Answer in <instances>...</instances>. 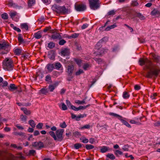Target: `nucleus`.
I'll use <instances>...</instances> for the list:
<instances>
[{
    "mask_svg": "<svg viewBox=\"0 0 160 160\" xmlns=\"http://www.w3.org/2000/svg\"><path fill=\"white\" fill-rule=\"evenodd\" d=\"M139 64L141 66L144 65H145V67L144 68V70H149L148 71L146 75V77L148 78H151L153 75L157 76L158 74L159 70L156 68L150 61L148 60L147 58L145 59L143 58H140L139 60Z\"/></svg>",
    "mask_w": 160,
    "mask_h": 160,
    "instance_id": "f257e3e1",
    "label": "nucleus"
},
{
    "mask_svg": "<svg viewBox=\"0 0 160 160\" xmlns=\"http://www.w3.org/2000/svg\"><path fill=\"white\" fill-rule=\"evenodd\" d=\"M3 68L5 69L10 71L13 69L12 61L10 58H6L3 62Z\"/></svg>",
    "mask_w": 160,
    "mask_h": 160,
    "instance_id": "f03ea898",
    "label": "nucleus"
},
{
    "mask_svg": "<svg viewBox=\"0 0 160 160\" xmlns=\"http://www.w3.org/2000/svg\"><path fill=\"white\" fill-rule=\"evenodd\" d=\"M10 47L9 45L5 42L0 43V50L2 51L1 53L2 54H6L9 51Z\"/></svg>",
    "mask_w": 160,
    "mask_h": 160,
    "instance_id": "7ed1b4c3",
    "label": "nucleus"
},
{
    "mask_svg": "<svg viewBox=\"0 0 160 160\" xmlns=\"http://www.w3.org/2000/svg\"><path fill=\"white\" fill-rule=\"evenodd\" d=\"M89 1L90 6L92 9L95 10L99 8V0H89Z\"/></svg>",
    "mask_w": 160,
    "mask_h": 160,
    "instance_id": "20e7f679",
    "label": "nucleus"
},
{
    "mask_svg": "<svg viewBox=\"0 0 160 160\" xmlns=\"http://www.w3.org/2000/svg\"><path fill=\"white\" fill-rule=\"evenodd\" d=\"M52 8L53 9H56V11L57 12H62L64 14L68 13L67 9L64 6L61 7L55 5L53 6Z\"/></svg>",
    "mask_w": 160,
    "mask_h": 160,
    "instance_id": "39448f33",
    "label": "nucleus"
},
{
    "mask_svg": "<svg viewBox=\"0 0 160 160\" xmlns=\"http://www.w3.org/2000/svg\"><path fill=\"white\" fill-rule=\"evenodd\" d=\"M64 132L63 129H59L57 130L56 132V135L57 139L58 141H61L63 138L62 135Z\"/></svg>",
    "mask_w": 160,
    "mask_h": 160,
    "instance_id": "423d86ee",
    "label": "nucleus"
},
{
    "mask_svg": "<svg viewBox=\"0 0 160 160\" xmlns=\"http://www.w3.org/2000/svg\"><path fill=\"white\" fill-rule=\"evenodd\" d=\"M32 145L35 149H40L44 146L43 143L41 142H34L32 143Z\"/></svg>",
    "mask_w": 160,
    "mask_h": 160,
    "instance_id": "0eeeda50",
    "label": "nucleus"
},
{
    "mask_svg": "<svg viewBox=\"0 0 160 160\" xmlns=\"http://www.w3.org/2000/svg\"><path fill=\"white\" fill-rule=\"evenodd\" d=\"M75 8L76 10L78 11H82L86 9V5L84 4H76Z\"/></svg>",
    "mask_w": 160,
    "mask_h": 160,
    "instance_id": "6e6552de",
    "label": "nucleus"
},
{
    "mask_svg": "<svg viewBox=\"0 0 160 160\" xmlns=\"http://www.w3.org/2000/svg\"><path fill=\"white\" fill-rule=\"evenodd\" d=\"M74 66L72 64L68 65L67 68V72L68 74L71 75L74 71Z\"/></svg>",
    "mask_w": 160,
    "mask_h": 160,
    "instance_id": "1a4fd4ad",
    "label": "nucleus"
},
{
    "mask_svg": "<svg viewBox=\"0 0 160 160\" xmlns=\"http://www.w3.org/2000/svg\"><path fill=\"white\" fill-rule=\"evenodd\" d=\"M46 68L48 70V72H51L54 68V65L53 64H48L46 67Z\"/></svg>",
    "mask_w": 160,
    "mask_h": 160,
    "instance_id": "9d476101",
    "label": "nucleus"
},
{
    "mask_svg": "<svg viewBox=\"0 0 160 160\" xmlns=\"http://www.w3.org/2000/svg\"><path fill=\"white\" fill-rule=\"evenodd\" d=\"M150 55L153 58L155 61L156 62H159L160 60V57L158 55L153 53H151Z\"/></svg>",
    "mask_w": 160,
    "mask_h": 160,
    "instance_id": "9b49d317",
    "label": "nucleus"
},
{
    "mask_svg": "<svg viewBox=\"0 0 160 160\" xmlns=\"http://www.w3.org/2000/svg\"><path fill=\"white\" fill-rule=\"evenodd\" d=\"M151 14L152 15L155 16L156 17L160 16V12L157 9H154L151 12Z\"/></svg>",
    "mask_w": 160,
    "mask_h": 160,
    "instance_id": "f8f14e48",
    "label": "nucleus"
},
{
    "mask_svg": "<svg viewBox=\"0 0 160 160\" xmlns=\"http://www.w3.org/2000/svg\"><path fill=\"white\" fill-rule=\"evenodd\" d=\"M69 50L66 48L62 50L61 53L62 56H65L68 55L69 54Z\"/></svg>",
    "mask_w": 160,
    "mask_h": 160,
    "instance_id": "ddd939ff",
    "label": "nucleus"
},
{
    "mask_svg": "<svg viewBox=\"0 0 160 160\" xmlns=\"http://www.w3.org/2000/svg\"><path fill=\"white\" fill-rule=\"evenodd\" d=\"M51 38L53 39H55L60 38H61V36L59 33L54 32L52 35Z\"/></svg>",
    "mask_w": 160,
    "mask_h": 160,
    "instance_id": "4468645a",
    "label": "nucleus"
},
{
    "mask_svg": "<svg viewBox=\"0 0 160 160\" xmlns=\"http://www.w3.org/2000/svg\"><path fill=\"white\" fill-rule=\"evenodd\" d=\"M21 109L22 111L24 113L27 115H29L31 114V111L27 109L26 108H21Z\"/></svg>",
    "mask_w": 160,
    "mask_h": 160,
    "instance_id": "2eb2a0df",
    "label": "nucleus"
},
{
    "mask_svg": "<svg viewBox=\"0 0 160 160\" xmlns=\"http://www.w3.org/2000/svg\"><path fill=\"white\" fill-rule=\"evenodd\" d=\"M58 85V84H54L53 85H50L48 88V92H52L54 89L55 87Z\"/></svg>",
    "mask_w": 160,
    "mask_h": 160,
    "instance_id": "dca6fc26",
    "label": "nucleus"
},
{
    "mask_svg": "<svg viewBox=\"0 0 160 160\" xmlns=\"http://www.w3.org/2000/svg\"><path fill=\"white\" fill-rule=\"evenodd\" d=\"M8 89L11 91L16 90L18 88L14 84H11L8 87Z\"/></svg>",
    "mask_w": 160,
    "mask_h": 160,
    "instance_id": "f3484780",
    "label": "nucleus"
},
{
    "mask_svg": "<svg viewBox=\"0 0 160 160\" xmlns=\"http://www.w3.org/2000/svg\"><path fill=\"white\" fill-rule=\"evenodd\" d=\"M119 120L122 122L123 124L126 125L127 127L129 128H131V126L126 121L123 119L122 117V118H121V119H120Z\"/></svg>",
    "mask_w": 160,
    "mask_h": 160,
    "instance_id": "a211bd4d",
    "label": "nucleus"
},
{
    "mask_svg": "<svg viewBox=\"0 0 160 160\" xmlns=\"http://www.w3.org/2000/svg\"><path fill=\"white\" fill-rule=\"evenodd\" d=\"M109 150V148L108 147L103 146L100 149V151L102 153L105 152Z\"/></svg>",
    "mask_w": 160,
    "mask_h": 160,
    "instance_id": "6ab92c4d",
    "label": "nucleus"
},
{
    "mask_svg": "<svg viewBox=\"0 0 160 160\" xmlns=\"http://www.w3.org/2000/svg\"><path fill=\"white\" fill-rule=\"evenodd\" d=\"M117 27V25H116V24H113L112 25L109 26H108L106 28L105 30L106 31H109L110 29H113V28H115V27Z\"/></svg>",
    "mask_w": 160,
    "mask_h": 160,
    "instance_id": "aec40b11",
    "label": "nucleus"
},
{
    "mask_svg": "<svg viewBox=\"0 0 160 160\" xmlns=\"http://www.w3.org/2000/svg\"><path fill=\"white\" fill-rule=\"evenodd\" d=\"M49 134L55 140H56L57 139L56 135V133L52 131H50L48 132Z\"/></svg>",
    "mask_w": 160,
    "mask_h": 160,
    "instance_id": "412c9836",
    "label": "nucleus"
},
{
    "mask_svg": "<svg viewBox=\"0 0 160 160\" xmlns=\"http://www.w3.org/2000/svg\"><path fill=\"white\" fill-rule=\"evenodd\" d=\"M87 98L86 97L82 101H81L79 100H76L75 101V103L78 104H83L84 103H86L85 101Z\"/></svg>",
    "mask_w": 160,
    "mask_h": 160,
    "instance_id": "4be33fe9",
    "label": "nucleus"
},
{
    "mask_svg": "<svg viewBox=\"0 0 160 160\" xmlns=\"http://www.w3.org/2000/svg\"><path fill=\"white\" fill-rule=\"evenodd\" d=\"M109 114L111 116H113L114 117H115L117 118L119 120L121 119V118H122V116H120L119 115L117 114L116 113H112V112H110L109 113Z\"/></svg>",
    "mask_w": 160,
    "mask_h": 160,
    "instance_id": "5701e85b",
    "label": "nucleus"
},
{
    "mask_svg": "<svg viewBox=\"0 0 160 160\" xmlns=\"http://www.w3.org/2000/svg\"><path fill=\"white\" fill-rule=\"evenodd\" d=\"M9 14L11 18L13 19L14 17L17 15V12L14 11H12L9 13Z\"/></svg>",
    "mask_w": 160,
    "mask_h": 160,
    "instance_id": "b1692460",
    "label": "nucleus"
},
{
    "mask_svg": "<svg viewBox=\"0 0 160 160\" xmlns=\"http://www.w3.org/2000/svg\"><path fill=\"white\" fill-rule=\"evenodd\" d=\"M8 83L6 81H3L0 84V86L3 88H5L8 85Z\"/></svg>",
    "mask_w": 160,
    "mask_h": 160,
    "instance_id": "393cba45",
    "label": "nucleus"
},
{
    "mask_svg": "<svg viewBox=\"0 0 160 160\" xmlns=\"http://www.w3.org/2000/svg\"><path fill=\"white\" fill-rule=\"evenodd\" d=\"M34 37L38 39L42 37V34L40 31L35 33L34 35Z\"/></svg>",
    "mask_w": 160,
    "mask_h": 160,
    "instance_id": "a878e982",
    "label": "nucleus"
},
{
    "mask_svg": "<svg viewBox=\"0 0 160 160\" xmlns=\"http://www.w3.org/2000/svg\"><path fill=\"white\" fill-rule=\"evenodd\" d=\"M20 119L21 121L23 122H26L27 120V117L22 114L21 115Z\"/></svg>",
    "mask_w": 160,
    "mask_h": 160,
    "instance_id": "bb28decb",
    "label": "nucleus"
},
{
    "mask_svg": "<svg viewBox=\"0 0 160 160\" xmlns=\"http://www.w3.org/2000/svg\"><path fill=\"white\" fill-rule=\"evenodd\" d=\"M86 116V115L85 114H80L76 116V120L77 121H79L80 118H83Z\"/></svg>",
    "mask_w": 160,
    "mask_h": 160,
    "instance_id": "cd10ccee",
    "label": "nucleus"
},
{
    "mask_svg": "<svg viewBox=\"0 0 160 160\" xmlns=\"http://www.w3.org/2000/svg\"><path fill=\"white\" fill-rule=\"evenodd\" d=\"M40 93L44 94H46L49 92L48 88H42L40 90Z\"/></svg>",
    "mask_w": 160,
    "mask_h": 160,
    "instance_id": "c85d7f7f",
    "label": "nucleus"
},
{
    "mask_svg": "<svg viewBox=\"0 0 160 160\" xmlns=\"http://www.w3.org/2000/svg\"><path fill=\"white\" fill-rule=\"evenodd\" d=\"M54 67H55V68L58 69L59 70L62 66V65L60 62H56L55 64H54Z\"/></svg>",
    "mask_w": 160,
    "mask_h": 160,
    "instance_id": "c756f323",
    "label": "nucleus"
},
{
    "mask_svg": "<svg viewBox=\"0 0 160 160\" xmlns=\"http://www.w3.org/2000/svg\"><path fill=\"white\" fill-rule=\"evenodd\" d=\"M14 52L16 54L19 55L21 53L22 50L20 49L16 48L14 50Z\"/></svg>",
    "mask_w": 160,
    "mask_h": 160,
    "instance_id": "7c9ffc66",
    "label": "nucleus"
},
{
    "mask_svg": "<svg viewBox=\"0 0 160 160\" xmlns=\"http://www.w3.org/2000/svg\"><path fill=\"white\" fill-rule=\"evenodd\" d=\"M28 123L32 128H34L35 127L36 124L33 120H30L28 122Z\"/></svg>",
    "mask_w": 160,
    "mask_h": 160,
    "instance_id": "2f4dec72",
    "label": "nucleus"
},
{
    "mask_svg": "<svg viewBox=\"0 0 160 160\" xmlns=\"http://www.w3.org/2000/svg\"><path fill=\"white\" fill-rule=\"evenodd\" d=\"M45 80L49 82H51L52 80L51 76L50 75H48L45 77Z\"/></svg>",
    "mask_w": 160,
    "mask_h": 160,
    "instance_id": "473e14b6",
    "label": "nucleus"
},
{
    "mask_svg": "<svg viewBox=\"0 0 160 160\" xmlns=\"http://www.w3.org/2000/svg\"><path fill=\"white\" fill-rule=\"evenodd\" d=\"M107 157L108 158H109L112 160L115 159V156L112 153H108L107 155Z\"/></svg>",
    "mask_w": 160,
    "mask_h": 160,
    "instance_id": "72a5a7b5",
    "label": "nucleus"
},
{
    "mask_svg": "<svg viewBox=\"0 0 160 160\" xmlns=\"http://www.w3.org/2000/svg\"><path fill=\"white\" fill-rule=\"evenodd\" d=\"M21 28L23 29H25L26 30L28 29V26L26 23H22L21 25Z\"/></svg>",
    "mask_w": 160,
    "mask_h": 160,
    "instance_id": "f704fd0d",
    "label": "nucleus"
},
{
    "mask_svg": "<svg viewBox=\"0 0 160 160\" xmlns=\"http://www.w3.org/2000/svg\"><path fill=\"white\" fill-rule=\"evenodd\" d=\"M78 36V34L76 33H74L70 36L68 37V38L71 39L72 38H77Z\"/></svg>",
    "mask_w": 160,
    "mask_h": 160,
    "instance_id": "c9c22d12",
    "label": "nucleus"
},
{
    "mask_svg": "<svg viewBox=\"0 0 160 160\" xmlns=\"http://www.w3.org/2000/svg\"><path fill=\"white\" fill-rule=\"evenodd\" d=\"M55 46V44L52 42H51L48 43V47L49 48L51 49L54 48Z\"/></svg>",
    "mask_w": 160,
    "mask_h": 160,
    "instance_id": "e433bc0d",
    "label": "nucleus"
},
{
    "mask_svg": "<svg viewBox=\"0 0 160 160\" xmlns=\"http://www.w3.org/2000/svg\"><path fill=\"white\" fill-rule=\"evenodd\" d=\"M1 17L2 19L5 20L7 19L8 18V15L6 13L2 14Z\"/></svg>",
    "mask_w": 160,
    "mask_h": 160,
    "instance_id": "4c0bfd02",
    "label": "nucleus"
},
{
    "mask_svg": "<svg viewBox=\"0 0 160 160\" xmlns=\"http://www.w3.org/2000/svg\"><path fill=\"white\" fill-rule=\"evenodd\" d=\"M130 122L132 124H136L138 125H140L141 124V123L139 122H137L133 120H131L130 121Z\"/></svg>",
    "mask_w": 160,
    "mask_h": 160,
    "instance_id": "58836bf2",
    "label": "nucleus"
},
{
    "mask_svg": "<svg viewBox=\"0 0 160 160\" xmlns=\"http://www.w3.org/2000/svg\"><path fill=\"white\" fill-rule=\"evenodd\" d=\"M131 4L133 6H137L139 5V3L137 0H134L132 1Z\"/></svg>",
    "mask_w": 160,
    "mask_h": 160,
    "instance_id": "ea45409f",
    "label": "nucleus"
},
{
    "mask_svg": "<svg viewBox=\"0 0 160 160\" xmlns=\"http://www.w3.org/2000/svg\"><path fill=\"white\" fill-rule=\"evenodd\" d=\"M129 95L128 94V93L126 92H123V97L124 98H129Z\"/></svg>",
    "mask_w": 160,
    "mask_h": 160,
    "instance_id": "a19ab883",
    "label": "nucleus"
},
{
    "mask_svg": "<svg viewBox=\"0 0 160 160\" xmlns=\"http://www.w3.org/2000/svg\"><path fill=\"white\" fill-rule=\"evenodd\" d=\"M61 108L63 110H65L67 109L66 105L64 103H61Z\"/></svg>",
    "mask_w": 160,
    "mask_h": 160,
    "instance_id": "79ce46f5",
    "label": "nucleus"
},
{
    "mask_svg": "<svg viewBox=\"0 0 160 160\" xmlns=\"http://www.w3.org/2000/svg\"><path fill=\"white\" fill-rule=\"evenodd\" d=\"M90 67V66L89 64L88 63H85L83 65V68L84 70H87Z\"/></svg>",
    "mask_w": 160,
    "mask_h": 160,
    "instance_id": "37998d69",
    "label": "nucleus"
},
{
    "mask_svg": "<svg viewBox=\"0 0 160 160\" xmlns=\"http://www.w3.org/2000/svg\"><path fill=\"white\" fill-rule=\"evenodd\" d=\"M137 16L141 20H143L145 19V17L144 16L142 15L140 13H139L138 14Z\"/></svg>",
    "mask_w": 160,
    "mask_h": 160,
    "instance_id": "c03bdc74",
    "label": "nucleus"
},
{
    "mask_svg": "<svg viewBox=\"0 0 160 160\" xmlns=\"http://www.w3.org/2000/svg\"><path fill=\"white\" fill-rule=\"evenodd\" d=\"M18 41L21 43H24L25 41L22 38L21 36H19L18 38Z\"/></svg>",
    "mask_w": 160,
    "mask_h": 160,
    "instance_id": "a18cd8bd",
    "label": "nucleus"
},
{
    "mask_svg": "<svg viewBox=\"0 0 160 160\" xmlns=\"http://www.w3.org/2000/svg\"><path fill=\"white\" fill-rule=\"evenodd\" d=\"M35 2V0H29L28 5L29 6H32Z\"/></svg>",
    "mask_w": 160,
    "mask_h": 160,
    "instance_id": "49530a36",
    "label": "nucleus"
},
{
    "mask_svg": "<svg viewBox=\"0 0 160 160\" xmlns=\"http://www.w3.org/2000/svg\"><path fill=\"white\" fill-rule=\"evenodd\" d=\"M85 147L88 150L94 148V146L91 145L87 144L86 145Z\"/></svg>",
    "mask_w": 160,
    "mask_h": 160,
    "instance_id": "de8ad7c7",
    "label": "nucleus"
},
{
    "mask_svg": "<svg viewBox=\"0 0 160 160\" xmlns=\"http://www.w3.org/2000/svg\"><path fill=\"white\" fill-rule=\"evenodd\" d=\"M83 73V70L82 69H79L78 71H77L75 73V75L76 76L79 75L82 73Z\"/></svg>",
    "mask_w": 160,
    "mask_h": 160,
    "instance_id": "09e8293b",
    "label": "nucleus"
},
{
    "mask_svg": "<svg viewBox=\"0 0 160 160\" xmlns=\"http://www.w3.org/2000/svg\"><path fill=\"white\" fill-rule=\"evenodd\" d=\"M75 61L78 66H81L82 61L81 60L75 59Z\"/></svg>",
    "mask_w": 160,
    "mask_h": 160,
    "instance_id": "8fccbe9b",
    "label": "nucleus"
},
{
    "mask_svg": "<svg viewBox=\"0 0 160 160\" xmlns=\"http://www.w3.org/2000/svg\"><path fill=\"white\" fill-rule=\"evenodd\" d=\"M81 146V144L79 143H76L74 145V147L76 149L79 148Z\"/></svg>",
    "mask_w": 160,
    "mask_h": 160,
    "instance_id": "3c124183",
    "label": "nucleus"
},
{
    "mask_svg": "<svg viewBox=\"0 0 160 160\" xmlns=\"http://www.w3.org/2000/svg\"><path fill=\"white\" fill-rule=\"evenodd\" d=\"M114 153L117 156L119 155L122 154V152L121 151L118 150L115 151Z\"/></svg>",
    "mask_w": 160,
    "mask_h": 160,
    "instance_id": "603ef678",
    "label": "nucleus"
},
{
    "mask_svg": "<svg viewBox=\"0 0 160 160\" xmlns=\"http://www.w3.org/2000/svg\"><path fill=\"white\" fill-rule=\"evenodd\" d=\"M42 126L43 124L42 123H39L36 126V128L38 129H41Z\"/></svg>",
    "mask_w": 160,
    "mask_h": 160,
    "instance_id": "864d4df0",
    "label": "nucleus"
},
{
    "mask_svg": "<svg viewBox=\"0 0 160 160\" xmlns=\"http://www.w3.org/2000/svg\"><path fill=\"white\" fill-rule=\"evenodd\" d=\"M115 14V11L114 10H112L110 11L108 13V14L109 15H113Z\"/></svg>",
    "mask_w": 160,
    "mask_h": 160,
    "instance_id": "5fc2aeb1",
    "label": "nucleus"
},
{
    "mask_svg": "<svg viewBox=\"0 0 160 160\" xmlns=\"http://www.w3.org/2000/svg\"><path fill=\"white\" fill-rule=\"evenodd\" d=\"M60 127L62 128H64L66 127L67 125L66 124L65 122H63L62 123H61L60 124Z\"/></svg>",
    "mask_w": 160,
    "mask_h": 160,
    "instance_id": "6e6d98bb",
    "label": "nucleus"
},
{
    "mask_svg": "<svg viewBox=\"0 0 160 160\" xmlns=\"http://www.w3.org/2000/svg\"><path fill=\"white\" fill-rule=\"evenodd\" d=\"M66 42V41L65 40L62 39L59 41V44L60 45H62L64 44Z\"/></svg>",
    "mask_w": 160,
    "mask_h": 160,
    "instance_id": "4d7b16f0",
    "label": "nucleus"
},
{
    "mask_svg": "<svg viewBox=\"0 0 160 160\" xmlns=\"http://www.w3.org/2000/svg\"><path fill=\"white\" fill-rule=\"evenodd\" d=\"M154 125L155 127H160V121H157L155 122Z\"/></svg>",
    "mask_w": 160,
    "mask_h": 160,
    "instance_id": "13d9d810",
    "label": "nucleus"
},
{
    "mask_svg": "<svg viewBox=\"0 0 160 160\" xmlns=\"http://www.w3.org/2000/svg\"><path fill=\"white\" fill-rule=\"evenodd\" d=\"M122 149L124 151H128V146L127 145H124L122 148Z\"/></svg>",
    "mask_w": 160,
    "mask_h": 160,
    "instance_id": "bf43d9fd",
    "label": "nucleus"
},
{
    "mask_svg": "<svg viewBox=\"0 0 160 160\" xmlns=\"http://www.w3.org/2000/svg\"><path fill=\"white\" fill-rule=\"evenodd\" d=\"M89 106V105H88L85 107H83L82 106H80L78 108V110L80 109H85L86 108L88 107V106Z\"/></svg>",
    "mask_w": 160,
    "mask_h": 160,
    "instance_id": "052dcab7",
    "label": "nucleus"
},
{
    "mask_svg": "<svg viewBox=\"0 0 160 160\" xmlns=\"http://www.w3.org/2000/svg\"><path fill=\"white\" fill-rule=\"evenodd\" d=\"M157 94L156 93H153L152 95H151L150 97L152 99H156L155 97L157 96Z\"/></svg>",
    "mask_w": 160,
    "mask_h": 160,
    "instance_id": "680f3d73",
    "label": "nucleus"
},
{
    "mask_svg": "<svg viewBox=\"0 0 160 160\" xmlns=\"http://www.w3.org/2000/svg\"><path fill=\"white\" fill-rule=\"evenodd\" d=\"M16 126L19 129L22 130L24 129V128L22 127V126L20 125L19 124H17Z\"/></svg>",
    "mask_w": 160,
    "mask_h": 160,
    "instance_id": "e2e57ef3",
    "label": "nucleus"
},
{
    "mask_svg": "<svg viewBox=\"0 0 160 160\" xmlns=\"http://www.w3.org/2000/svg\"><path fill=\"white\" fill-rule=\"evenodd\" d=\"M90 127V126L88 124H86L83 127L81 128V129H84L86 128L88 129Z\"/></svg>",
    "mask_w": 160,
    "mask_h": 160,
    "instance_id": "0e129e2a",
    "label": "nucleus"
},
{
    "mask_svg": "<svg viewBox=\"0 0 160 160\" xmlns=\"http://www.w3.org/2000/svg\"><path fill=\"white\" fill-rule=\"evenodd\" d=\"M88 26V25L87 23L83 24L81 27V28L83 29L87 28Z\"/></svg>",
    "mask_w": 160,
    "mask_h": 160,
    "instance_id": "69168bd1",
    "label": "nucleus"
},
{
    "mask_svg": "<svg viewBox=\"0 0 160 160\" xmlns=\"http://www.w3.org/2000/svg\"><path fill=\"white\" fill-rule=\"evenodd\" d=\"M71 107L72 109L74 111H78V108H76V107L73 105L71 106Z\"/></svg>",
    "mask_w": 160,
    "mask_h": 160,
    "instance_id": "338daca9",
    "label": "nucleus"
},
{
    "mask_svg": "<svg viewBox=\"0 0 160 160\" xmlns=\"http://www.w3.org/2000/svg\"><path fill=\"white\" fill-rule=\"evenodd\" d=\"M95 141V140L94 138H91L89 139V142L91 144H93Z\"/></svg>",
    "mask_w": 160,
    "mask_h": 160,
    "instance_id": "774afa93",
    "label": "nucleus"
}]
</instances>
